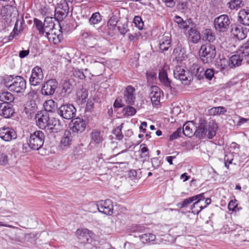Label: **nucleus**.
<instances>
[{
  "label": "nucleus",
  "instance_id": "1",
  "mask_svg": "<svg viewBox=\"0 0 249 249\" xmlns=\"http://www.w3.org/2000/svg\"><path fill=\"white\" fill-rule=\"evenodd\" d=\"M207 121L202 118L199 120L198 126L196 127L195 134L196 137L200 139L208 138L212 139L216 134V124L212 123L209 124V127L207 125Z\"/></svg>",
  "mask_w": 249,
  "mask_h": 249
},
{
  "label": "nucleus",
  "instance_id": "2",
  "mask_svg": "<svg viewBox=\"0 0 249 249\" xmlns=\"http://www.w3.org/2000/svg\"><path fill=\"white\" fill-rule=\"evenodd\" d=\"M3 83L10 90L17 93H23L26 88L25 80L19 76L15 78L11 76L6 77L3 79Z\"/></svg>",
  "mask_w": 249,
  "mask_h": 249
},
{
  "label": "nucleus",
  "instance_id": "3",
  "mask_svg": "<svg viewBox=\"0 0 249 249\" xmlns=\"http://www.w3.org/2000/svg\"><path fill=\"white\" fill-rule=\"evenodd\" d=\"M44 133L40 130H37L31 134L29 142L26 144H23V148H26L28 145L33 150H38L42 146L45 140Z\"/></svg>",
  "mask_w": 249,
  "mask_h": 249
},
{
  "label": "nucleus",
  "instance_id": "4",
  "mask_svg": "<svg viewBox=\"0 0 249 249\" xmlns=\"http://www.w3.org/2000/svg\"><path fill=\"white\" fill-rule=\"evenodd\" d=\"M215 55V47L212 44L207 43L203 45L199 50V55L204 63H210L212 62Z\"/></svg>",
  "mask_w": 249,
  "mask_h": 249
},
{
  "label": "nucleus",
  "instance_id": "5",
  "mask_svg": "<svg viewBox=\"0 0 249 249\" xmlns=\"http://www.w3.org/2000/svg\"><path fill=\"white\" fill-rule=\"evenodd\" d=\"M76 109L71 104L61 105L57 110L58 114L65 119H71L76 115Z\"/></svg>",
  "mask_w": 249,
  "mask_h": 249
},
{
  "label": "nucleus",
  "instance_id": "6",
  "mask_svg": "<svg viewBox=\"0 0 249 249\" xmlns=\"http://www.w3.org/2000/svg\"><path fill=\"white\" fill-rule=\"evenodd\" d=\"M175 78L178 79L185 85L189 84L192 79V75L188 71H185L180 66H177L174 71Z\"/></svg>",
  "mask_w": 249,
  "mask_h": 249
},
{
  "label": "nucleus",
  "instance_id": "7",
  "mask_svg": "<svg viewBox=\"0 0 249 249\" xmlns=\"http://www.w3.org/2000/svg\"><path fill=\"white\" fill-rule=\"evenodd\" d=\"M58 87V82L54 79H51L45 82L42 85L41 93L46 96L53 95Z\"/></svg>",
  "mask_w": 249,
  "mask_h": 249
},
{
  "label": "nucleus",
  "instance_id": "8",
  "mask_svg": "<svg viewBox=\"0 0 249 249\" xmlns=\"http://www.w3.org/2000/svg\"><path fill=\"white\" fill-rule=\"evenodd\" d=\"M97 208L100 213L111 215L113 213V206L111 200L106 199L101 200L96 204Z\"/></svg>",
  "mask_w": 249,
  "mask_h": 249
},
{
  "label": "nucleus",
  "instance_id": "9",
  "mask_svg": "<svg viewBox=\"0 0 249 249\" xmlns=\"http://www.w3.org/2000/svg\"><path fill=\"white\" fill-rule=\"evenodd\" d=\"M230 23L229 17H217L214 20V27L219 32H225Z\"/></svg>",
  "mask_w": 249,
  "mask_h": 249
},
{
  "label": "nucleus",
  "instance_id": "10",
  "mask_svg": "<svg viewBox=\"0 0 249 249\" xmlns=\"http://www.w3.org/2000/svg\"><path fill=\"white\" fill-rule=\"evenodd\" d=\"M44 78L42 69L39 67L34 68L32 71L29 81L31 85L36 86L40 84Z\"/></svg>",
  "mask_w": 249,
  "mask_h": 249
},
{
  "label": "nucleus",
  "instance_id": "11",
  "mask_svg": "<svg viewBox=\"0 0 249 249\" xmlns=\"http://www.w3.org/2000/svg\"><path fill=\"white\" fill-rule=\"evenodd\" d=\"M70 125L72 132L77 133H81L86 128V123L83 119L77 117L72 120Z\"/></svg>",
  "mask_w": 249,
  "mask_h": 249
},
{
  "label": "nucleus",
  "instance_id": "12",
  "mask_svg": "<svg viewBox=\"0 0 249 249\" xmlns=\"http://www.w3.org/2000/svg\"><path fill=\"white\" fill-rule=\"evenodd\" d=\"M0 138L6 142H10L17 138V133L12 128L3 127L0 128Z\"/></svg>",
  "mask_w": 249,
  "mask_h": 249
},
{
  "label": "nucleus",
  "instance_id": "13",
  "mask_svg": "<svg viewBox=\"0 0 249 249\" xmlns=\"http://www.w3.org/2000/svg\"><path fill=\"white\" fill-rule=\"evenodd\" d=\"M231 33L238 39L243 40L247 36L248 31L239 25L233 24L231 26Z\"/></svg>",
  "mask_w": 249,
  "mask_h": 249
},
{
  "label": "nucleus",
  "instance_id": "14",
  "mask_svg": "<svg viewBox=\"0 0 249 249\" xmlns=\"http://www.w3.org/2000/svg\"><path fill=\"white\" fill-rule=\"evenodd\" d=\"M135 89L131 86H128L125 89L123 99L126 104L133 105L135 101Z\"/></svg>",
  "mask_w": 249,
  "mask_h": 249
},
{
  "label": "nucleus",
  "instance_id": "15",
  "mask_svg": "<svg viewBox=\"0 0 249 249\" xmlns=\"http://www.w3.org/2000/svg\"><path fill=\"white\" fill-rule=\"evenodd\" d=\"M45 33L49 41H52L54 44L59 43L62 38V35L60 29L56 28L48 30Z\"/></svg>",
  "mask_w": 249,
  "mask_h": 249
},
{
  "label": "nucleus",
  "instance_id": "16",
  "mask_svg": "<svg viewBox=\"0 0 249 249\" xmlns=\"http://www.w3.org/2000/svg\"><path fill=\"white\" fill-rule=\"evenodd\" d=\"M62 126L59 119L55 118L50 119L45 129L51 133H56L61 130Z\"/></svg>",
  "mask_w": 249,
  "mask_h": 249
},
{
  "label": "nucleus",
  "instance_id": "17",
  "mask_svg": "<svg viewBox=\"0 0 249 249\" xmlns=\"http://www.w3.org/2000/svg\"><path fill=\"white\" fill-rule=\"evenodd\" d=\"M36 118L37 125L40 128L45 129L50 119L48 113L47 112H40L36 115Z\"/></svg>",
  "mask_w": 249,
  "mask_h": 249
},
{
  "label": "nucleus",
  "instance_id": "18",
  "mask_svg": "<svg viewBox=\"0 0 249 249\" xmlns=\"http://www.w3.org/2000/svg\"><path fill=\"white\" fill-rule=\"evenodd\" d=\"M13 106L10 104L5 103H0V115L5 118H9L14 113Z\"/></svg>",
  "mask_w": 249,
  "mask_h": 249
},
{
  "label": "nucleus",
  "instance_id": "19",
  "mask_svg": "<svg viewBox=\"0 0 249 249\" xmlns=\"http://www.w3.org/2000/svg\"><path fill=\"white\" fill-rule=\"evenodd\" d=\"M150 98L153 105H158L160 101L161 90L157 86H153L151 88Z\"/></svg>",
  "mask_w": 249,
  "mask_h": 249
},
{
  "label": "nucleus",
  "instance_id": "20",
  "mask_svg": "<svg viewBox=\"0 0 249 249\" xmlns=\"http://www.w3.org/2000/svg\"><path fill=\"white\" fill-rule=\"evenodd\" d=\"M75 233L77 237L83 243H89L91 240V232L87 229H78Z\"/></svg>",
  "mask_w": 249,
  "mask_h": 249
},
{
  "label": "nucleus",
  "instance_id": "21",
  "mask_svg": "<svg viewBox=\"0 0 249 249\" xmlns=\"http://www.w3.org/2000/svg\"><path fill=\"white\" fill-rule=\"evenodd\" d=\"M242 61L245 62V59L237 51L236 54L231 57L229 65L231 68H232L240 65Z\"/></svg>",
  "mask_w": 249,
  "mask_h": 249
},
{
  "label": "nucleus",
  "instance_id": "22",
  "mask_svg": "<svg viewBox=\"0 0 249 249\" xmlns=\"http://www.w3.org/2000/svg\"><path fill=\"white\" fill-rule=\"evenodd\" d=\"M1 16H16L18 15V11L17 8L11 5H7L2 7L0 9Z\"/></svg>",
  "mask_w": 249,
  "mask_h": 249
},
{
  "label": "nucleus",
  "instance_id": "23",
  "mask_svg": "<svg viewBox=\"0 0 249 249\" xmlns=\"http://www.w3.org/2000/svg\"><path fill=\"white\" fill-rule=\"evenodd\" d=\"M159 78L160 82L165 87L169 88L171 90L172 87L171 85V81L168 77L167 72L164 70H161L159 71Z\"/></svg>",
  "mask_w": 249,
  "mask_h": 249
},
{
  "label": "nucleus",
  "instance_id": "24",
  "mask_svg": "<svg viewBox=\"0 0 249 249\" xmlns=\"http://www.w3.org/2000/svg\"><path fill=\"white\" fill-rule=\"evenodd\" d=\"M174 20L178 23L180 28L183 29L187 28L192 23V19L188 18L187 17H184V18L181 17H174Z\"/></svg>",
  "mask_w": 249,
  "mask_h": 249
},
{
  "label": "nucleus",
  "instance_id": "25",
  "mask_svg": "<svg viewBox=\"0 0 249 249\" xmlns=\"http://www.w3.org/2000/svg\"><path fill=\"white\" fill-rule=\"evenodd\" d=\"M54 16H68L69 13V6L67 3H61L55 8H53Z\"/></svg>",
  "mask_w": 249,
  "mask_h": 249
},
{
  "label": "nucleus",
  "instance_id": "26",
  "mask_svg": "<svg viewBox=\"0 0 249 249\" xmlns=\"http://www.w3.org/2000/svg\"><path fill=\"white\" fill-rule=\"evenodd\" d=\"M238 52L245 59V61L249 64V40L240 47Z\"/></svg>",
  "mask_w": 249,
  "mask_h": 249
},
{
  "label": "nucleus",
  "instance_id": "27",
  "mask_svg": "<svg viewBox=\"0 0 249 249\" xmlns=\"http://www.w3.org/2000/svg\"><path fill=\"white\" fill-rule=\"evenodd\" d=\"M36 108L37 106L35 101H30L26 104L24 111L28 116L32 117V115L36 112Z\"/></svg>",
  "mask_w": 249,
  "mask_h": 249
},
{
  "label": "nucleus",
  "instance_id": "28",
  "mask_svg": "<svg viewBox=\"0 0 249 249\" xmlns=\"http://www.w3.org/2000/svg\"><path fill=\"white\" fill-rule=\"evenodd\" d=\"M15 97L13 94L9 91H0V101L7 104L14 101Z\"/></svg>",
  "mask_w": 249,
  "mask_h": 249
},
{
  "label": "nucleus",
  "instance_id": "29",
  "mask_svg": "<svg viewBox=\"0 0 249 249\" xmlns=\"http://www.w3.org/2000/svg\"><path fill=\"white\" fill-rule=\"evenodd\" d=\"M193 128H194V126L193 122H187L183 125L182 133L186 136L190 137L195 134Z\"/></svg>",
  "mask_w": 249,
  "mask_h": 249
},
{
  "label": "nucleus",
  "instance_id": "30",
  "mask_svg": "<svg viewBox=\"0 0 249 249\" xmlns=\"http://www.w3.org/2000/svg\"><path fill=\"white\" fill-rule=\"evenodd\" d=\"M188 33L189 39L192 43L196 44L200 41L201 36L199 31L196 29L191 28Z\"/></svg>",
  "mask_w": 249,
  "mask_h": 249
},
{
  "label": "nucleus",
  "instance_id": "31",
  "mask_svg": "<svg viewBox=\"0 0 249 249\" xmlns=\"http://www.w3.org/2000/svg\"><path fill=\"white\" fill-rule=\"evenodd\" d=\"M58 18L56 19L55 17H46L44 19V26L45 27V31L46 32L49 30L55 28V24L54 20L56 21Z\"/></svg>",
  "mask_w": 249,
  "mask_h": 249
},
{
  "label": "nucleus",
  "instance_id": "32",
  "mask_svg": "<svg viewBox=\"0 0 249 249\" xmlns=\"http://www.w3.org/2000/svg\"><path fill=\"white\" fill-rule=\"evenodd\" d=\"M202 39L209 42H212L215 40V36L213 30L210 29H206L202 32Z\"/></svg>",
  "mask_w": 249,
  "mask_h": 249
},
{
  "label": "nucleus",
  "instance_id": "33",
  "mask_svg": "<svg viewBox=\"0 0 249 249\" xmlns=\"http://www.w3.org/2000/svg\"><path fill=\"white\" fill-rule=\"evenodd\" d=\"M227 112L226 108L224 107H213L208 110V114L210 115L215 116L224 114Z\"/></svg>",
  "mask_w": 249,
  "mask_h": 249
},
{
  "label": "nucleus",
  "instance_id": "34",
  "mask_svg": "<svg viewBox=\"0 0 249 249\" xmlns=\"http://www.w3.org/2000/svg\"><path fill=\"white\" fill-rule=\"evenodd\" d=\"M192 72L197 77V79H201L203 77V68L196 64H194L192 68Z\"/></svg>",
  "mask_w": 249,
  "mask_h": 249
},
{
  "label": "nucleus",
  "instance_id": "35",
  "mask_svg": "<svg viewBox=\"0 0 249 249\" xmlns=\"http://www.w3.org/2000/svg\"><path fill=\"white\" fill-rule=\"evenodd\" d=\"M71 142V134L70 131H65L60 142L61 146H68Z\"/></svg>",
  "mask_w": 249,
  "mask_h": 249
},
{
  "label": "nucleus",
  "instance_id": "36",
  "mask_svg": "<svg viewBox=\"0 0 249 249\" xmlns=\"http://www.w3.org/2000/svg\"><path fill=\"white\" fill-rule=\"evenodd\" d=\"M188 3L186 1L181 2L177 6L178 11L181 14H189L190 9L188 6Z\"/></svg>",
  "mask_w": 249,
  "mask_h": 249
},
{
  "label": "nucleus",
  "instance_id": "37",
  "mask_svg": "<svg viewBox=\"0 0 249 249\" xmlns=\"http://www.w3.org/2000/svg\"><path fill=\"white\" fill-rule=\"evenodd\" d=\"M91 140L96 144H100L103 141V136L101 132L96 130H93L91 133Z\"/></svg>",
  "mask_w": 249,
  "mask_h": 249
},
{
  "label": "nucleus",
  "instance_id": "38",
  "mask_svg": "<svg viewBox=\"0 0 249 249\" xmlns=\"http://www.w3.org/2000/svg\"><path fill=\"white\" fill-rule=\"evenodd\" d=\"M44 107L46 112H52L56 107V103L53 100H49L44 103Z\"/></svg>",
  "mask_w": 249,
  "mask_h": 249
},
{
  "label": "nucleus",
  "instance_id": "39",
  "mask_svg": "<svg viewBox=\"0 0 249 249\" xmlns=\"http://www.w3.org/2000/svg\"><path fill=\"white\" fill-rule=\"evenodd\" d=\"M5 205L6 212L8 213H12L17 211L13 202L10 200H3L2 201Z\"/></svg>",
  "mask_w": 249,
  "mask_h": 249
},
{
  "label": "nucleus",
  "instance_id": "40",
  "mask_svg": "<svg viewBox=\"0 0 249 249\" xmlns=\"http://www.w3.org/2000/svg\"><path fill=\"white\" fill-rule=\"evenodd\" d=\"M76 95L77 98L81 103L85 102L88 96V91L85 89H81L77 91Z\"/></svg>",
  "mask_w": 249,
  "mask_h": 249
},
{
  "label": "nucleus",
  "instance_id": "41",
  "mask_svg": "<svg viewBox=\"0 0 249 249\" xmlns=\"http://www.w3.org/2000/svg\"><path fill=\"white\" fill-rule=\"evenodd\" d=\"M84 71H83L82 70L77 69H74L73 71V74L75 77L80 79H84L88 73L87 69H85Z\"/></svg>",
  "mask_w": 249,
  "mask_h": 249
},
{
  "label": "nucleus",
  "instance_id": "42",
  "mask_svg": "<svg viewBox=\"0 0 249 249\" xmlns=\"http://www.w3.org/2000/svg\"><path fill=\"white\" fill-rule=\"evenodd\" d=\"M140 238L142 243H147L154 241L156 239V236L152 233H146L142 235Z\"/></svg>",
  "mask_w": 249,
  "mask_h": 249
},
{
  "label": "nucleus",
  "instance_id": "43",
  "mask_svg": "<svg viewBox=\"0 0 249 249\" xmlns=\"http://www.w3.org/2000/svg\"><path fill=\"white\" fill-rule=\"evenodd\" d=\"M199 201H196L192 206V213L198 214L202 209L206 207V206L200 205Z\"/></svg>",
  "mask_w": 249,
  "mask_h": 249
},
{
  "label": "nucleus",
  "instance_id": "44",
  "mask_svg": "<svg viewBox=\"0 0 249 249\" xmlns=\"http://www.w3.org/2000/svg\"><path fill=\"white\" fill-rule=\"evenodd\" d=\"M53 7L52 6V8L49 6H44L41 7L39 9V13L42 16H47L51 15L53 16Z\"/></svg>",
  "mask_w": 249,
  "mask_h": 249
},
{
  "label": "nucleus",
  "instance_id": "45",
  "mask_svg": "<svg viewBox=\"0 0 249 249\" xmlns=\"http://www.w3.org/2000/svg\"><path fill=\"white\" fill-rule=\"evenodd\" d=\"M103 46L100 43L96 42L93 46H89L88 49L89 52L96 54L101 53L103 50Z\"/></svg>",
  "mask_w": 249,
  "mask_h": 249
},
{
  "label": "nucleus",
  "instance_id": "46",
  "mask_svg": "<svg viewBox=\"0 0 249 249\" xmlns=\"http://www.w3.org/2000/svg\"><path fill=\"white\" fill-rule=\"evenodd\" d=\"M193 197L184 199L183 201L178 203L177 205L180 208L187 207L191 203L194 201Z\"/></svg>",
  "mask_w": 249,
  "mask_h": 249
},
{
  "label": "nucleus",
  "instance_id": "47",
  "mask_svg": "<svg viewBox=\"0 0 249 249\" xmlns=\"http://www.w3.org/2000/svg\"><path fill=\"white\" fill-rule=\"evenodd\" d=\"M0 165L7 166L9 165V159L7 154L0 152Z\"/></svg>",
  "mask_w": 249,
  "mask_h": 249
},
{
  "label": "nucleus",
  "instance_id": "48",
  "mask_svg": "<svg viewBox=\"0 0 249 249\" xmlns=\"http://www.w3.org/2000/svg\"><path fill=\"white\" fill-rule=\"evenodd\" d=\"M72 89V85L69 81H65L62 84V91L69 94Z\"/></svg>",
  "mask_w": 249,
  "mask_h": 249
},
{
  "label": "nucleus",
  "instance_id": "49",
  "mask_svg": "<svg viewBox=\"0 0 249 249\" xmlns=\"http://www.w3.org/2000/svg\"><path fill=\"white\" fill-rule=\"evenodd\" d=\"M123 125V124H122L120 125L117 126L113 130V134L115 135L116 138L119 140H122L123 138V135L122 133Z\"/></svg>",
  "mask_w": 249,
  "mask_h": 249
},
{
  "label": "nucleus",
  "instance_id": "50",
  "mask_svg": "<svg viewBox=\"0 0 249 249\" xmlns=\"http://www.w3.org/2000/svg\"><path fill=\"white\" fill-rule=\"evenodd\" d=\"M34 23L40 34H43L45 32L44 23H43L41 21L37 18H34Z\"/></svg>",
  "mask_w": 249,
  "mask_h": 249
},
{
  "label": "nucleus",
  "instance_id": "51",
  "mask_svg": "<svg viewBox=\"0 0 249 249\" xmlns=\"http://www.w3.org/2000/svg\"><path fill=\"white\" fill-rule=\"evenodd\" d=\"M133 22L135 26L137 27L139 29H142L144 23L142 19V17H134L133 19Z\"/></svg>",
  "mask_w": 249,
  "mask_h": 249
},
{
  "label": "nucleus",
  "instance_id": "52",
  "mask_svg": "<svg viewBox=\"0 0 249 249\" xmlns=\"http://www.w3.org/2000/svg\"><path fill=\"white\" fill-rule=\"evenodd\" d=\"M140 150L142 155L141 156V158H149V155L148 153V149L146 145L144 143H142L140 145Z\"/></svg>",
  "mask_w": 249,
  "mask_h": 249
},
{
  "label": "nucleus",
  "instance_id": "53",
  "mask_svg": "<svg viewBox=\"0 0 249 249\" xmlns=\"http://www.w3.org/2000/svg\"><path fill=\"white\" fill-rule=\"evenodd\" d=\"M228 4L231 9H238L241 7L242 1L241 0H231Z\"/></svg>",
  "mask_w": 249,
  "mask_h": 249
},
{
  "label": "nucleus",
  "instance_id": "54",
  "mask_svg": "<svg viewBox=\"0 0 249 249\" xmlns=\"http://www.w3.org/2000/svg\"><path fill=\"white\" fill-rule=\"evenodd\" d=\"M123 110L127 116H133L136 112V110L130 106H127L123 109Z\"/></svg>",
  "mask_w": 249,
  "mask_h": 249
},
{
  "label": "nucleus",
  "instance_id": "55",
  "mask_svg": "<svg viewBox=\"0 0 249 249\" xmlns=\"http://www.w3.org/2000/svg\"><path fill=\"white\" fill-rule=\"evenodd\" d=\"M182 133V128L181 127L178 128L177 130L173 132L170 136L169 140L172 141H173L180 136Z\"/></svg>",
  "mask_w": 249,
  "mask_h": 249
},
{
  "label": "nucleus",
  "instance_id": "56",
  "mask_svg": "<svg viewBox=\"0 0 249 249\" xmlns=\"http://www.w3.org/2000/svg\"><path fill=\"white\" fill-rule=\"evenodd\" d=\"M206 79L211 80L214 74V71L213 69H207L203 73Z\"/></svg>",
  "mask_w": 249,
  "mask_h": 249
},
{
  "label": "nucleus",
  "instance_id": "57",
  "mask_svg": "<svg viewBox=\"0 0 249 249\" xmlns=\"http://www.w3.org/2000/svg\"><path fill=\"white\" fill-rule=\"evenodd\" d=\"M170 36L168 34L163 35L162 39H160V42L164 43L165 46H170Z\"/></svg>",
  "mask_w": 249,
  "mask_h": 249
},
{
  "label": "nucleus",
  "instance_id": "58",
  "mask_svg": "<svg viewBox=\"0 0 249 249\" xmlns=\"http://www.w3.org/2000/svg\"><path fill=\"white\" fill-rule=\"evenodd\" d=\"M152 167L154 169H157L160 165V160L158 158H153L151 159Z\"/></svg>",
  "mask_w": 249,
  "mask_h": 249
},
{
  "label": "nucleus",
  "instance_id": "59",
  "mask_svg": "<svg viewBox=\"0 0 249 249\" xmlns=\"http://www.w3.org/2000/svg\"><path fill=\"white\" fill-rule=\"evenodd\" d=\"M238 21L244 25H249V17H238Z\"/></svg>",
  "mask_w": 249,
  "mask_h": 249
},
{
  "label": "nucleus",
  "instance_id": "60",
  "mask_svg": "<svg viewBox=\"0 0 249 249\" xmlns=\"http://www.w3.org/2000/svg\"><path fill=\"white\" fill-rule=\"evenodd\" d=\"M238 204L237 203V200H231L230 201L228 205V209L230 211H234L235 208L237 207Z\"/></svg>",
  "mask_w": 249,
  "mask_h": 249
},
{
  "label": "nucleus",
  "instance_id": "61",
  "mask_svg": "<svg viewBox=\"0 0 249 249\" xmlns=\"http://www.w3.org/2000/svg\"><path fill=\"white\" fill-rule=\"evenodd\" d=\"M125 104L123 99H116L114 103V106L115 107L119 108L125 106Z\"/></svg>",
  "mask_w": 249,
  "mask_h": 249
},
{
  "label": "nucleus",
  "instance_id": "62",
  "mask_svg": "<svg viewBox=\"0 0 249 249\" xmlns=\"http://www.w3.org/2000/svg\"><path fill=\"white\" fill-rule=\"evenodd\" d=\"M121 35H124L127 32V23H124L122 26L118 28Z\"/></svg>",
  "mask_w": 249,
  "mask_h": 249
},
{
  "label": "nucleus",
  "instance_id": "63",
  "mask_svg": "<svg viewBox=\"0 0 249 249\" xmlns=\"http://www.w3.org/2000/svg\"><path fill=\"white\" fill-rule=\"evenodd\" d=\"M127 22L128 20L126 18H121L119 17L117 22H116V26L117 27V28H119V26H122L124 23Z\"/></svg>",
  "mask_w": 249,
  "mask_h": 249
},
{
  "label": "nucleus",
  "instance_id": "64",
  "mask_svg": "<svg viewBox=\"0 0 249 249\" xmlns=\"http://www.w3.org/2000/svg\"><path fill=\"white\" fill-rule=\"evenodd\" d=\"M101 17H90L89 21L91 24H95L101 20Z\"/></svg>",
  "mask_w": 249,
  "mask_h": 249
}]
</instances>
